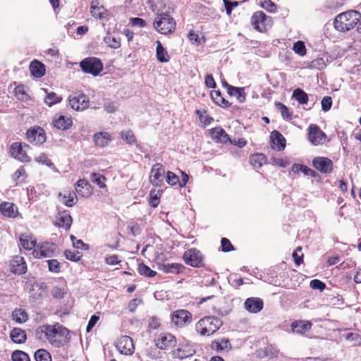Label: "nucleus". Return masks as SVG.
Returning <instances> with one entry per match:
<instances>
[{
	"label": "nucleus",
	"instance_id": "a19ab883",
	"mask_svg": "<svg viewBox=\"0 0 361 361\" xmlns=\"http://www.w3.org/2000/svg\"><path fill=\"white\" fill-rule=\"evenodd\" d=\"M293 97L302 104H307L308 96L302 90L298 88L293 91Z\"/></svg>",
	"mask_w": 361,
	"mask_h": 361
},
{
	"label": "nucleus",
	"instance_id": "0e129e2a",
	"mask_svg": "<svg viewBox=\"0 0 361 361\" xmlns=\"http://www.w3.org/2000/svg\"><path fill=\"white\" fill-rule=\"evenodd\" d=\"M35 160L41 163L42 164H44L46 166H50L53 164L51 161L47 157V156L45 154H41L38 157L35 158Z\"/></svg>",
	"mask_w": 361,
	"mask_h": 361
},
{
	"label": "nucleus",
	"instance_id": "39448f33",
	"mask_svg": "<svg viewBox=\"0 0 361 361\" xmlns=\"http://www.w3.org/2000/svg\"><path fill=\"white\" fill-rule=\"evenodd\" d=\"M251 23L255 30L259 32H265L271 25V18L268 17L263 11H257L253 13Z\"/></svg>",
	"mask_w": 361,
	"mask_h": 361
},
{
	"label": "nucleus",
	"instance_id": "ea45409f",
	"mask_svg": "<svg viewBox=\"0 0 361 361\" xmlns=\"http://www.w3.org/2000/svg\"><path fill=\"white\" fill-rule=\"evenodd\" d=\"M97 4V2H92L91 13L94 18L101 19L102 18L106 9L102 6H99Z\"/></svg>",
	"mask_w": 361,
	"mask_h": 361
},
{
	"label": "nucleus",
	"instance_id": "4d7b16f0",
	"mask_svg": "<svg viewBox=\"0 0 361 361\" xmlns=\"http://www.w3.org/2000/svg\"><path fill=\"white\" fill-rule=\"evenodd\" d=\"M49 270L54 273H59L60 271V263L56 259H49L47 261Z\"/></svg>",
	"mask_w": 361,
	"mask_h": 361
},
{
	"label": "nucleus",
	"instance_id": "6ab92c4d",
	"mask_svg": "<svg viewBox=\"0 0 361 361\" xmlns=\"http://www.w3.org/2000/svg\"><path fill=\"white\" fill-rule=\"evenodd\" d=\"M271 140V146L274 149L279 152L284 149L286 147L285 137L278 131L274 130L271 133L270 136Z\"/></svg>",
	"mask_w": 361,
	"mask_h": 361
},
{
	"label": "nucleus",
	"instance_id": "f704fd0d",
	"mask_svg": "<svg viewBox=\"0 0 361 361\" xmlns=\"http://www.w3.org/2000/svg\"><path fill=\"white\" fill-rule=\"evenodd\" d=\"M250 162L255 169L261 168L266 162V157L263 154H255L250 157Z\"/></svg>",
	"mask_w": 361,
	"mask_h": 361
},
{
	"label": "nucleus",
	"instance_id": "de8ad7c7",
	"mask_svg": "<svg viewBox=\"0 0 361 361\" xmlns=\"http://www.w3.org/2000/svg\"><path fill=\"white\" fill-rule=\"evenodd\" d=\"M293 50L300 56L306 54L307 50L305 43L302 41H298L293 44Z\"/></svg>",
	"mask_w": 361,
	"mask_h": 361
},
{
	"label": "nucleus",
	"instance_id": "20e7f679",
	"mask_svg": "<svg viewBox=\"0 0 361 361\" xmlns=\"http://www.w3.org/2000/svg\"><path fill=\"white\" fill-rule=\"evenodd\" d=\"M82 71L92 75H97L103 70V63L96 57H88L83 59L80 63Z\"/></svg>",
	"mask_w": 361,
	"mask_h": 361
},
{
	"label": "nucleus",
	"instance_id": "e433bc0d",
	"mask_svg": "<svg viewBox=\"0 0 361 361\" xmlns=\"http://www.w3.org/2000/svg\"><path fill=\"white\" fill-rule=\"evenodd\" d=\"M229 345V341L225 338H223L221 341H214L211 344L212 348L216 350L217 352L228 349Z\"/></svg>",
	"mask_w": 361,
	"mask_h": 361
},
{
	"label": "nucleus",
	"instance_id": "2f4dec72",
	"mask_svg": "<svg viewBox=\"0 0 361 361\" xmlns=\"http://www.w3.org/2000/svg\"><path fill=\"white\" fill-rule=\"evenodd\" d=\"M228 94L235 97L240 103H243L245 101V92L244 87H229Z\"/></svg>",
	"mask_w": 361,
	"mask_h": 361
},
{
	"label": "nucleus",
	"instance_id": "412c9836",
	"mask_svg": "<svg viewBox=\"0 0 361 361\" xmlns=\"http://www.w3.org/2000/svg\"><path fill=\"white\" fill-rule=\"evenodd\" d=\"M195 350L189 345H183L172 352L173 358L183 360L194 355Z\"/></svg>",
	"mask_w": 361,
	"mask_h": 361
},
{
	"label": "nucleus",
	"instance_id": "4468645a",
	"mask_svg": "<svg viewBox=\"0 0 361 361\" xmlns=\"http://www.w3.org/2000/svg\"><path fill=\"white\" fill-rule=\"evenodd\" d=\"M155 342L157 348L166 350L176 345V339L175 336L171 334H161L159 335V338L156 339Z\"/></svg>",
	"mask_w": 361,
	"mask_h": 361
},
{
	"label": "nucleus",
	"instance_id": "5701e85b",
	"mask_svg": "<svg viewBox=\"0 0 361 361\" xmlns=\"http://www.w3.org/2000/svg\"><path fill=\"white\" fill-rule=\"evenodd\" d=\"M30 71L32 75L35 78H42L46 72L45 66L37 60H34L31 62Z\"/></svg>",
	"mask_w": 361,
	"mask_h": 361
},
{
	"label": "nucleus",
	"instance_id": "37998d69",
	"mask_svg": "<svg viewBox=\"0 0 361 361\" xmlns=\"http://www.w3.org/2000/svg\"><path fill=\"white\" fill-rule=\"evenodd\" d=\"M62 97L58 96L55 92H49L44 98V103L51 106L57 103L61 102Z\"/></svg>",
	"mask_w": 361,
	"mask_h": 361
},
{
	"label": "nucleus",
	"instance_id": "4be33fe9",
	"mask_svg": "<svg viewBox=\"0 0 361 361\" xmlns=\"http://www.w3.org/2000/svg\"><path fill=\"white\" fill-rule=\"evenodd\" d=\"M1 214L7 217L13 218L18 214V209L13 203L4 202L0 204Z\"/></svg>",
	"mask_w": 361,
	"mask_h": 361
},
{
	"label": "nucleus",
	"instance_id": "13d9d810",
	"mask_svg": "<svg viewBox=\"0 0 361 361\" xmlns=\"http://www.w3.org/2000/svg\"><path fill=\"white\" fill-rule=\"evenodd\" d=\"M261 6L263 8L269 11V12H274L276 10V6L271 0H262Z\"/></svg>",
	"mask_w": 361,
	"mask_h": 361
},
{
	"label": "nucleus",
	"instance_id": "6e6552de",
	"mask_svg": "<svg viewBox=\"0 0 361 361\" xmlns=\"http://www.w3.org/2000/svg\"><path fill=\"white\" fill-rule=\"evenodd\" d=\"M69 106L75 111H83L88 107L89 99L85 94H73L68 97Z\"/></svg>",
	"mask_w": 361,
	"mask_h": 361
},
{
	"label": "nucleus",
	"instance_id": "dca6fc26",
	"mask_svg": "<svg viewBox=\"0 0 361 361\" xmlns=\"http://www.w3.org/2000/svg\"><path fill=\"white\" fill-rule=\"evenodd\" d=\"M325 134L316 125H310L309 127V140L314 145L323 143L325 140Z\"/></svg>",
	"mask_w": 361,
	"mask_h": 361
},
{
	"label": "nucleus",
	"instance_id": "7c9ffc66",
	"mask_svg": "<svg viewBox=\"0 0 361 361\" xmlns=\"http://www.w3.org/2000/svg\"><path fill=\"white\" fill-rule=\"evenodd\" d=\"M156 54L157 60L161 63H166L169 61V56L159 41H157Z\"/></svg>",
	"mask_w": 361,
	"mask_h": 361
},
{
	"label": "nucleus",
	"instance_id": "2eb2a0df",
	"mask_svg": "<svg viewBox=\"0 0 361 361\" xmlns=\"http://www.w3.org/2000/svg\"><path fill=\"white\" fill-rule=\"evenodd\" d=\"M312 165L317 170L324 173H330L333 169L332 161L326 157H315L312 161Z\"/></svg>",
	"mask_w": 361,
	"mask_h": 361
},
{
	"label": "nucleus",
	"instance_id": "c03bdc74",
	"mask_svg": "<svg viewBox=\"0 0 361 361\" xmlns=\"http://www.w3.org/2000/svg\"><path fill=\"white\" fill-rule=\"evenodd\" d=\"M56 331H57V338H60L61 341L63 340L64 342L68 340L69 330L60 325L56 324Z\"/></svg>",
	"mask_w": 361,
	"mask_h": 361
},
{
	"label": "nucleus",
	"instance_id": "1a4fd4ad",
	"mask_svg": "<svg viewBox=\"0 0 361 361\" xmlns=\"http://www.w3.org/2000/svg\"><path fill=\"white\" fill-rule=\"evenodd\" d=\"M165 173V168L162 164L159 163L154 164L150 172V183L157 187L161 186L164 182Z\"/></svg>",
	"mask_w": 361,
	"mask_h": 361
},
{
	"label": "nucleus",
	"instance_id": "5fc2aeb1",
	"mask_svg": "<svg viewBox=\"0 0 361 361\" xmlns=\"http://www.w3.org/2000/svg\"><path fill=\"white\" fill-rule=\"evenodd\" d=\"M121 136L122 139L125 140L129 144H133L135 142V137L131 130H123L121 132Z\"/></svg>",
	"mask_w": 361,
	"mask_h": 361
},
{
	"label": "nucleus",
	"instance_id": "f8f14e48",
	"mask_svg": "<svg viewBox=\"0 0 361 361\" xmlns=\"http://www.w3.org/2000/svg\"><path fill=\"white\" fill-rule=\"evenodd\" d=\"M116 346L121 354L130 355L134 353L135 347L133 339L128 336H121Z\"/></svg>",
	"mask_w": 361,
	"mask_h": 361
},
{
	"label": "nucleus",
	"instance_id": "a878e982",
	"mask_svg": "<svg viewBox=\"0 0 361 361\" xmlns=\"http://www.w3.org/2000/svg\"><path fill=\"white\" fill-rule=\"evenodd\" d=\"M72 222L73 219L71 216L66 212H63L59 214L55 224L59 227H62L68 230L71 228Z\"/></svg>",
	"mask_w": 361,
	"mask_h": 361
},
{
	"label": "nucleus",
	"instance_id": "473e14b6",
	"mask_svg": "<svg viewBox=\"0 0 361 361\" xmlns=\"http://www.w3.org/2000/svg\"><path fill=\"white\" fill-rule=\"evenodd\" d=\"M20 245L27 250H32L36 245V240H32L27 234H22L20 238Z\"/></svg>",
	"mask_w": 361,
	"mask_h": 361
},
{
	"label": "nucleus",
	"instance_id": "49530a36",
	"mask_svg": "<svg viewBox=\"0 0 361 361\" xmlns=\"http://www.w3.org/2000/svg\"><path fill=\"white\" fill-rule=\"evenodd\" d=\"M138 272L140 274L147 277H153L157 274L155 271L152 270L148 266L143 263L139 264Z\"/></svg>",
	"mask_w": 361,
	"mask_h": 361
},
{
	"label": "nucleus",
	"instance_id": "393cba45",
	"mask_svg": "<svg viewBox=\"0 0 361 361\" xmlns=\"http://www.w3.org/2000/svg\"><path fill=\"white\" fill-rule=\"evenodd\" d=\"M54 126L59 130H67L72 126V120L70 117L63 115L59 116L53 121Z\"/></svg>",
	"mask_w": 361,
	"mask_h": 361
},
{
	"label": "nucleus",
	"instance_id": "79ce46f5",
	"mask_svg": "<svg viewBox=\"0 0 361 361\" xmlns=\"http://www.w3.org/2000/svg\"><path fill=\"white\" fill-rule=\"evenodd\" d=\"M90 180L92 183L97 184L100 188H106L104 183L106 178L103 175L98 173H92Z\"/></svg>",
	"mask_w": 361,
	"mask_h": 361
},
{
	"label": "nucleus",
	"instance_id": "c756f323",
	"mask_svg": "<svg viewBox=\"0 0 361 361\" xmlns=\"http://www.w3.org/2000/svg\"><path fill=\"white\" fill-rule=\"evenodd\" d=\"M11 340L16 343H23L26 340L25 332L19 328H14L10 334Z\"/></svg>",
	"mask_w": 361,
	"mask_h": 361
},
{
	"label": "nucleus",
	"instance_id": "ddd939ff",
	"mask_svg": "<svg viewBox=\"0 0 361 361\" xmlns=\"http://www.w3.org/2000/svg\"><path fill=\"white\" fill-rule=\"evenodd\" d=\"M26 137L29 142L35 145H42L46 142V135L44 129L40 127L33 128L26 133Z\"/></svg>",
	"mask_w": 361,
	"mask_h": 361
},
{
	"label": "nucleus",
	"instance_id": "e2e57ef3",
	"mask_svg": "<svg viewBox=\"0 0 361 361\" xmlns=\"http://www.w3.org/2000/svg\"><path fill=\"white\" fill-rule=\"evenodd\" d=\"M302 248L298 247L293 252V257L294 258L295 263L298 266L302 262L303 255L301 253Z\"/></svg>",
	"mask_w": 361,
	"mask_h": 361
},
{
	"label": "nucleus",
	"instance_id": "f03ea898",
	"mask_svg": "<svg viewBox=\"0 0 361 361\" xmlns=\"http://www.w3.org/2000/svg\"><path fill=\"white\" fill-rule=\"evenodd\" d=\"M153 25L156 30L162 35L172 33L176 26V21L167 12L157 13V16L154 19Z\"/></svg>",
	"mask_w": 361,
	"mask_h": 361
},
{
	"label": "nucleus",
	"instance_id": "bf43d9fd",
	"mask_svg": "<svg viewBox=\"0 0 361 361\" xmlns=\"http://www.w3.org/2000/svg\"><path fill=\"white\" fill-rule=\"evenodd\" d=\"M221 250L224 252H227L234 250L230 240L226 238H223L221 240Z\"/></svg>",
	"mask_w": 361,
	"mask_h": 361
},
{
	"label": "nucleus",
	"instance_id": "c85d7f7f",
	"mask_svg": "<svg viewBox=\"0 0 361 361\" xmlns=\"http://www.w3.org/2000/svg\"><path fill=\"white\" fill-rule=\"evenodd\" d=\"M42 252L44 254V257H51L56 249V244L49 242H44L39 245Z\"/></svg>",
	"mask_w": 361,
	"mask_h": 361
},
{
	"label": "nucleus",
	"instance_id": "72a5a7b5",
	"mask_svg": "<svg viewBox=\"0 0 361 361\" xmlns=\"http://www.w3.org/2000/svg\"><path fill=\"white\" fill-rule=\"evenodd\" d=\"M12 318L16 322L22 324L28 319V316L25 310L19 308L13 312Z\"/></svg>",
	"mask_w": 361,
	"mask_h": 361
},
{
	"label": "nucleus",
	"instance_id": "09e8293b",
	"mask_svg": "<svg viewBox=\"0 0 361 361\" xmlns=\"http://www.w3.org/2000/svg\"><path fill=\"white\" fill-rule=\"evenodd\" d=\"M11 359L13 361H30L28 355L21 350H16L12 353Z\"/></svg>",
	"mask_w": 361,
	"mask_h": 361
},
{
	"label": "nucleus",
	"instance_id": "338daca9",
	"mask_svg": "<svg viewBox=\"0 0 361 361\" xmlns=\"http://www.w3.org/2000/svg\"><path fill=\"white\" fill-rule=\"evenodd\" d=\"M212 135L213 137L216 139H221L222 137H226L228 136L225 130L222 128L212 129Z\"/></svg>",
	"mask_w": 361,
	"mask_h": 361
},
{
	"label": "nucleus",
	"instance_id": "f3484780",
	"mask_svg": "<svg viewBox=\"0 0 361 361\" xmlns=\"http://www.w3.org/2000/svg\"><path fill=\"white\" fill-rule=\"evenodd\" d=\"M244 306L249 312L257 313L262 310L264 302L259 298H249L245 300Z\"/></svg>",
	"mask_w": 361,
	"mask_h": 361
},
{
	"label": "nucleus",
	"instance_id": "6e6d98bb",
	"mask_svg": "<svg viewBox=\"0 0 361 361\" xmlns=\"http://www.w3.org/2000/svg\"><path fill=\"white\" fill-rule=\"evenodd\" d=\"M291 170L293 173L302 172L304 175L307 176L310 168L303 164H294L292 166Z\"/></svg>",
	"mask_w": 361,
	"mask_h": 361
},
{
	"label": "nucleus",
	"instance_id": "cd10ccee",
	"mask_svg": "<svg viewBox=\"0 0 361 361\" xmlns=\"http://www.w3.org/2000/svg\"><path fill=\"white\" fill-rule=\"evenodd\" d=\"M59 197L65 205L70 207L75 205L78 200V197L74 192H68L64 194L59 193Z\"/></svg>",
	"mask_w": 361,
	"mask_h": 361
},
{
	"label": "nucleus",
	"instance_id": "680f3d73",
	"mask_svg": "<svg viewBox=\"0 0 361 361\" xmlns=\"http://www.w3.org/2000/svg\"><path fill=\"white\" fill-rule=\"evenodd\" d=\"M322 109L324 111H328L330 110L332 105V99L331 97H324L322 100Z\"/></svg>",
	"mask_w": 361,
	"mask_h": 361
},
{
	"label": "nucleus",
	"instance_id": "423d86ee",
	"mask_svg": "<svg viewBox=\"0 0 361 361\" xmlns=\"http://www.w3.org/2000/svg\"><path fill=\"white\" fill-rule=\"evenodd\" d=\"M44 334L47 340L55 346L62 344V341L57 338L56 324L54 326L43 325L36 330V336L40 338V334Z\"/></svg>",
	"mask_w": 361,
	"mask_h": 361
},
{
	"label": "nucleus",
	"instance_id": "69168bd1",
	"mask_svg": "<svg viewBox=\"0 0 361 361\" xmlns=\"http://www.w3.org/2000/svg\"><path fill=\"white\" fill-rule=\"evenodd\" d=\"M99 319V316L97 314H94L90 317L87 326L86 327L87 332H90L92 330V329L95 326Z\"/></svg>",
	"mask_w": 361,
	"mask_h": 361
},
{
	"label": "nucleus",
	"instance_id": "9b49d317",
	"mask_svg": "<svg viewBox=\"0 0 361 361\" xmlns=\"http://www.w3.org/2000/svg\"><path fill=\"white\" fill-rule=\"evenodd\" d=\"M29 148L30 146L27 144L23 145L20 142L13 143L11 146V154L13 157L20 161L27 162L30 160L26 153L27 149Z\"/></svg>",
	"mask_w": 361,
	"mask_h": 361
},
{
	"label": "nucleus",
	"instance_id": "7ed1b4c3",
	"mask_svg": "<svg viewBox=\"0 0 361 361\" xmlns=\"http://www.w3.org/2000/svg\"><path fill=\"white\" fill-rule=\"evenodd\" d=\"M223 324L221 319L216 317H205L196 324V330L202 336L215 333Z\"/></svg>",
	"mask_w": 361,
	"mask_h": 361
},
{
	"label": "nucleus",
	"instance_id": "a211bd4d",
	"mask_svg": "<svg viewBox=\"0 0 361 361\" xmlns=\"http://www.w3.org/2000/svg\"><path fill=\"white\" fill-rule=\"evenodd\" d=\"M11 271L16 274H23L27 271V265L20 256H16L11 262Z\"/></svg>",
	"mask_w": 361,
	"mask_h": 361
},
{
	"label": "nucleus",
	"instance_id": "aec40b11",
	"mask_svg": "<svg viewBox=\"0 0 361 361\" xmlns=\"http://www.w3.org/2000/svg\"><path fill=\"white\" fill-rule=\"evenodd\" d=\"M75 190L78 194L82 197H88L92 193L91 185L85 179H80L77 181Z\"/></svg>",
	"mask_w": 361,
	"mask_h": 361
},
{
	"label": "nucleus",
	"instance_id": "052dcab7",
	"mask_svg": "<svg viewBox=\"0 0 361 361\" xmlns=\"http://www.w3.org/2000/svg\"><path fill=\"white\" fill-rule=\"evenodd\" d=\"M310 286L312 289L319 290L320 291H322L326 287L325 283L318 279L312 280L310 283Z\"/></svg>",
	"mask_w": 361,
	"mask_h": 361
},
{
	"label": "nucleus",
	"instance_id": "58836bf2",
	"mask_svg": "<svg viewBox=\"0 0 361 361\" xmlns=\"http://www.w3.org/2000/svg\"><path fill=\"white\" fill-rule=\"evenodd\" d=\"M104 42L107 46L113 49H118L121 46L120 38L111 35L104 37Z\"/></svg>",
	"mask_w": 361,
	"mask_h": 361
},
{
	"label": "nucleus",
	"instance_id": "f257e3e1",
	"mask_svg": "<svg viewBox=\"0 0 361 361\" xmlns=\"http://www.w3.org/2000/svg\"><path fill=\"white\" fill-rule=\"evenodd\" d=\"M361 13L351 10L338 14L334 21V28L339 32H347L353 29L360 20Z\"/></svg>",
	"mask_w": 361,
	"mask_h": 361
},
{
	"label": "nucleus",
	"instance_id": "774afa93",
	"mask_svg": "<svg viewBox=\"0 0 361 361\" xmlns=\"http://www.w3.org/2000/svg\"><path fill=\"white\" fill-rule=\"evenodd\" d=\"M345 337L346 340L354 341L355 343H360L361 342V337L356 333H348Z\"/></svg>",
	"mask_w": 361,
	"mask_h": 361
},
{
	"label": "nucleus",
	"instance_id": "bb28decb",
	"mask_svg": "<svg viewBox=\"0 0 361 361\" xmlns=\"http://www.w3.org/2000/svg\"><path fill=\"white\" fill-rule=\"evenodd\" d=\"M111 140L109 133L105 132H100L95 133L94 135V142L96 146L99 147H106Z\"/></svg>",
	"mask_w": 361,
	"mask_h": 361
},
{
	"label": "nucleus",
	"instance_id": "603ef678",
	"mask_svg": "<svg viewBox=\"0 0 361 361\" xmlns=\"http://www.w3.org/2000/svg\"><path fill=\"white\" fill-rule=\"evenodd\" d=\"M66 291L64 288H61L59 286H54L52 288L51 290V293L53 298L56 299H61L64 297Z\"/></svg>",
	"mask_w": 361,
	"mask_h": 361
},
{
	"label": "nucleus",
	"instance_id": "9d476101",
	"mask_svg": "<svg viewBox=\"0 0 361 361\" xmlns=\"http://www.w3.org/2000/svg\"><path fill=\"white\" fill-rule=\"evenodd\" d=\"M172 322L178 327H183L192 322V314L186 310H178L171 314Z\"/></svg>",
	"mask_w": 361,
	"mask_h": 361
},
{
	"label": "nucleus",
	"instance_id": "0eeeda50",
	"mask_svg": "<svg viewBox=\"0 0 361 361\" xmlns=\"http://www.w3.org/2000/svg\"><path fill=\"white\" fill-rule=\"evenodd\" d=\"M183 259L188 265L193 267H200L204 264L202 252L195 248L186 250L183 254Z\"/></svg>",
	"mask_w": 361,
	"mask_h": 361
},
{
	"label": "nucleus",
	"instance_id": "8fccbe9b",
	"mask_svg": "<svg viewBox=\"0 0 361 361\" xmlns=\"http://www.w3.org/2000/svg\"><path fill=\"white\" fill-rule=\"evenodd\" d=\"M66 258L68 260L78 262L80 260L82 254L78 251L66 250L64 252Z\"/></svg>",
	"mask_w": 361,
	"mask_h": 361
},
{
	"label": "nucleus",
	"instance_id": "a18cd8bd",
	"mask_svg": "<svg viewBox=\"0 0 361 361\" xmlns=\"http://www.w3.org/2000/svg\"><path fill=\"white\" fill-rule=\"evenodd\" d=\"M35 359L36 361H51L50 354L44 349L37 350L35 353Z\"/></svg>",
	"mask_w": 361,
	"mask_h": 361
},
{
	"label": "nucleus",
	"instance_id": "b1692460",
	"mask_svg": "<svg viewBox=\"0 0 361 361\" xmlns=\"http://www.w3.org/2000/svg\"><path fill=\"white\" fill-rule=\"evenodd\" d=\"M312 327V324L308 321H295L291 324V329L293 332L302 334L309 331Z\"/></svg>",
	"mask_w": 361,
	"mask_h": 361
},
{
	"label": "nucleus",
	"instance_id": "3c124183",
	"mask_svg": "<svg viewBox=\"0 0 361 361\" xmlns=\"http://www.w3.org/2000/svg\"><path fill=\"white\" fill-rule=\"evenodd\" d=\"M166 181L170 185H176L179 183V177L171 171H168L166 176Z\"/></svg>",
	"mask_w": 361,
	"mask_h": 361
},
{
	"label": "nucleus",
	"instance_id": "4c0bfd02",
	"mask_svg": "<svg viewBox=\"0 0 361 361\" xmlns=\"http://www.w3.org/2000/svg\"><path fill=\"white\" fill-rule=\"evenodd\" d=\"M183 265L177 263L166 264L161 266V269L165 273L177 274L180 271Z\"/></svg>",
	"mask_w": 361,
	"mask_h": 361
},
{
	"label": "nucleus",
	"instance_id": "864d4df0",
	"mask_svg": "<svg viewBox=\"0 0 361 361\" xmlns=\"http://www.w3.org/2000/svg\"><path fill=\"white\" fill-rule=\"evenodd\" d=\"M276 106L279 110H280L281 116L285 119H291L292 115L289 112V109L286 106L283 104L282 103L278 102L276 103Z\"/></svg>",
	"mask_w": 361,
	"mask_h": 361
},
{
	"label": "nucleus",
	"instance_id": "c9c22d12",
	"mask_svg": "<svg viewBox=\"0 0 361 361\" xmlns=\"http://www.w3.org/2000/svg\"><path fill=\"white\" fill-rule=\"evenodd\" d=\"M162 193V190H152L149 192V205L154 208L157 207L160 202V197Z\"/></svg>",
	"mask_w": 361,
	"mask_h": 361
}]
</instances>
